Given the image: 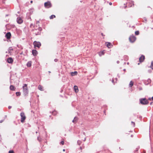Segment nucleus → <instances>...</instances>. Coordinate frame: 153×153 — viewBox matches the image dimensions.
Returning a JSON list of instances; mask_svg holds the SVG:
<instances>
[{"label":"nucleus","mask_w":153,"mask_h":153,"mask_svg":"<svg viewBox=\"0 0 153 153\" xmlns=\"http://www.w3.org/2000/svg\"><path fill=\"white\" fill-rule=\"evenodd\" d=\"M23 91L25 95L26 96L28 94V89L27 88V85L26 84H24L23 86Z\"/></svg>","instance_id":"f257e3e1"},{"label":"nucleus","mask_w":153,"mask_h":153,"mask_svg":"<svg viewBox=\"0 0 153 153\" xmlns=\"http://www.w3.org/2000/svg\"><path fill=\"white\" fill-rule=\"evenodd\" d=\"M20 115L21 117V122L24 123L26 118L25 114L24 112H22L20 113Z\"/></svg>","instance_id":"f03ea898"},{"label":"nucleus","mask_w":153,"mask_h":153,"mask_svg":"<svg viewBox=\"0 0 153 153\" xmlns=\"http://www.w3.org/2000/svg\"><path fill=\"white\" fill-rule=\"evenodd\" d=\"M140 103L143 105H146L149 103L148 100L145 98L140 99Z\"/></svg>","instance_id":"7ed1b4c3"},{"label":"nucleus","mask_w":153,"mask_h":153,"mask_svg":"<svg viewBox=\"0 0 153 153\" xmlns=\"http://www.w3.org/2000/svg\"><path fill=\"white\" fill-rule=\"evenodd\" d=\"M136 39V37L133 35L131 36L129 38V41L131 43L134 42Z\"/></svg>","instance_id":"20e7f679"},{"label":"nucleus","mask_w":153,"mask_h":153,"mask_svg":"<svg viewBox=\"0 0 153 153\" xmlns=\"http://www.w3.org/2000/svg\"><path fill=\"white\" fill-rule=\"evenodd\" d=\"M42 29L41 27L39 28V29L37 30V29H35L33 30V33L36 35H39L40 33V31L42 30Z\"/></svg>","instance_id":"39448f33"},{"label":"nucleus","mask_w":153,"mask_h":153,"mask_svg":"<svg viewBox=\"0 0 153 153\" xmlns=\"http://www.w3.org/2000/svg\"><path fill=\"white\" fill-rule=\"evenodd\" d=\"M44 6L45 7L49 8L51 7L52 5L50 2L48 1L45 3Z\"/></svg>","instance_id":"423d86ee"},{"label":"nucleus","mask_w":153,"mask_h":153,"mask_svg":"<svg viewBox=\"0 0 153 153\" xmlns=\"http://www.w3.org/2000/svg\"><path fill=\"white\" fill-rule=\"evenodd\" d=\"M33 44L35 48L36 47L39 48L41 46V44L39 42H38L36 41H35L33 42Z\"/></svg>","instance_id":"0eeeda50"},{"label":"nucleus","mask_w":153,"mask_h":153,"mask_svg":"<svg viewBox=\"0 0 153 153\" xmlns=\"http://www.w3.org/2000/svg\"><path fill=\"white\" fill-rule=\"evenodd\" d=\"M127 5L129 7H132L134 5V2L132 1H130L127 3Z\"/></svg>","instance_id":"6e6552de"},{"label":"nucleus","mask_w":153,"mask_h":153,"mask_svg":"<svg viewBox=\"0 0 153 153\" xmlns=\"http://www.w3.org/2000/svg\"><path fill=\"white\" fill-rule=\"evenodd\" d=\"M17 21L18 23L20 24L22 23L23 20L20 17H18L17 19Z\"/></svg>","instance_id":"1a4fd4ad"},{"label":"nucleus","mask_w":153,"mask_h":153,"mask_svg":"<svg viewBox=\"0 0 153 153\" xmlns=\"http://www.w3.org/2000/svg\"><path fill=\"white\" fill-rule=\"evenodd\" d=\"M145 56L144 55H142L139 58V60L140 62H143L145 59Z\"/></svg>","instance_id":"9d476101"},{"label":"nucleus","mask_w":153,"mask_h":153,"mask_svg":"<svg viewBox=\"0 0 153 153\" xmlns=\"http://www.w3.org/2000/svg\"><path fill=\"white\" fill-rule=\"evenodd\" d=\"M7 61L8 63L12 64L13 63V60L12 58L9 57L7 59Z\"/></svg>","instance_id":"9b49d317"},{"label":"nucleus","mask_w":153,"mask_h":153,"mask_svg":"<svg viewBox=\"0 0 153 153\" xmlns=\"http://www.w3.org/2000/svg\"><path fill=\"white\" fill-rule=\"evenodd\" d=\"M11 36V34L10 32L7 33L5 35L6 37L8 39H10Z\"/></svg>","instance_id":"f8f14e48"},{"label":"nucleus","mask_w":153,"mask_h":153,"mask_svg":"<svg viewBox=\"0 0 153 153\" xmlns=\"http://www.w3.org/2000/svg\"><path fill=\"white\" fill-rule=\"evenodd\" d=\"M106 46L108 48H111L112 46V45L111 43L107 42L106 43Z\"/></svg>","instance_id":"ddd939ff"},{"label":"nucleus","mask_w":153,"mask_h":153,"mask_svg":"<svg viewBox=\"0 0 153 153\" xmlns=\"http://www.w3.org/2000/svg\"><path fill=\"white\" fill-rule=\"evenodd\" d=\"M32 53L33 56H36L37 54V52L36 50H33L32 51Z\"/></svg>","instance_id":"4468645a"},{"label":"nucleus","mask_w":153,"mask_h":153,"mask_svg":"<svg viewBox=\"0 0 153 153\" xmlns=\"http://www.w3.org/2000/svg\"><path fill=\"white\" fill-rule=\"evenodd\" d=\"M10 90L12 91H15L16 88L13 85H11L10 87Z\"/></svg>","instance_id":"2eb2a0df"},{"label":"nucleus","mask_w":153,"mask_h":153,"mask_svg":"<svg viewBox=\"0 0 153 153\" xmlns=\"http://www.w3.org/2000/svg\"><path fill=\"white\" fill-rule=\"evenodd\" d=\"M71 76H73L76 75L77 74V72L76 71H75L74 72H71Z\"/></svg>","instance_id":"dca6fc26"},{"label":"nucleus","mask_w":153,"mask_h":153,"mask_svg":"<svg viewBox=\"0 0 153 153\" xmlns=\"http://www.w3.org/2000/svg\"><path fill=\"white\" fill-rule=\"evenodd\" d=\"M105 53L104 51L99 52L98 53V54L100 56H101L102 55H104Z\"/></svg>","instance_id":"f3484780"},{"label":"nucleus","mask_w":153,"mask_h":153,"mask_svg":"<svg viewBox=\"0 0 153 153\" xmlns=\"http://www.w3.org/2000/svg\"><path fill=\"white\" fill-rule=\"evenodd\" d=\"M85 148V146L83 144L82 145V146L80 147L79 148V149L80 150L81 152H82V149Z\"/></svg>","instance_id":"a211bd4d"},{"label":"nucleus","mask_w":153,"mask_h":153,"mask_svg":"<svg viewBox=\"0 0 153 153\" xmlns=\"http://www.w3.org/2000/svg\"><path fill=\"white\" fill-rule=\"evenodd\" d=\"M32 62L31 61L28 62L27 64V65L28 67H30L31 66Z\"/></svg>","instance_id":"6ab92c4d"},{"label":"nucleus","mask_w":153,"mask_h":153,"mask_svg":"<svg viewBox=\"0 0 153 153\" xmlns=\"http://www.w3.org/2000/svg\"><path fill=\"white\" fill-rule=\"evenodd\" d=\"M38 88L39 90H40L41 91H43V87L41 85H39L38 86Z\"/></svg>","instance_id":"aec40b11"},{"label":"nucleus","mask_w":153,"mask_h":153,"mask_svg":"<svg viewBox=\"0 0 153 153\" xmlns=\"http://www.w3.org/2000/svg\"><path fill=\"white\" fill-rule=\"evenodd\" d=\"M74 89L76 93H77L78 91V89L77 86H74Z\"/></svg>","instance_id":"412c9836"},{"label":"nucleus","mask_w":153,"mask_h":153,"mask_svg":"<svg viewBox=\"0 0 153 153\" xmlns=\"http://www.w3.org/2000/svg\"><path fill=\"white\" fill-rule=\"evenodd\" d=\"M78 120V118L77 117H75L74 119V120H73L72 122L74 123H76L77 122Z\"/></svg>","instance_id":"4be33fe9"},{"label":"nucleus","mask_w":153,"mask_h":153,"mask_svg":"<svg viewBox=\"0 0 153 153\" xmlns=\"http://www.w3.org/2000/svg\"><path fill=\"white\" fill-rule=\"evenodd\" d=\"M52 114L53 115H56L57 114V112L56 111V110H54L52 112Z\"/></svg>","instance_id":"5701e85b"},{"label":"nucleus","mask_w":153,"mask_h":153,"mask_svg":"<svg viewBox=\"0 0 153 153\" xmlns=\"http://www.w3.org/2000/svg\"><path fill=\"white\" fill-rule=\"evenodd\" d=\"M134 84L133 82L131 81L130 82V83H129V86L130 87H131Z\"/></svg>","instance_id":"b1692460"},{"label":"nucleus","mask_w":153,"mask_h":153,"mask_svg":"<svg viewBox=\"0 0 153 153\" xmlns=\"http://www.w3.org/2000/svg\"><path fill=\"white\" fill-rule=\"evenodd\" d=\"M56 17V16L54 15H52L50 17V18L51 19H53L54 18H55Z\"/></svg>","instance_id":"393cba45"},{"label":"nucleus","mask_w":153,"mask_h":153,"mask_svg":"<svg viewBox=\"0 0 153 153\" xmlns=\"http://www.w3.org/2000/svg\"><path fill=\"white\" fill-rule=\"evenodd\" d=\"M13 50V48L11 47H10L8 49L9 52L10 53L11 51Z\"/></svg>","instance_id":"a878e982"},{"label":"nucleus","mask_w":153,"mask_h":153,"mask_svg":"<svg viewBox=\"0 0 153 153\" xmlns=\"http://www.w3.org/2000/svg\"><path fill=\"white\" fill-rule=\"evenodd\" d=\"M16 94L17 96H19L21 95V93L19 92H16Z\"/></svg>","instance_id":"bb28decb"},{"label":"nucleus","mask_w":153,"mask_h":153,"mask_svg":"<svg viewBox=\"0 0 153 153\" xmlns=\"http://www.w3.org/2000/svg\"><path fill=\"white\" fill-rule=\"evenodd\" d=\"M135 34L136 35H138L139 34V32L138 31H136L135 32Z\"/></svg>","instance_id":"cd10ccee"},{"label":"nucleus","mask_w":153,"mask_h":153,"mask_svg":"<svg viewBox=\"0 0 153 153\" xmlns=\"http://www.w3.org/2000/svg\"><path fill=\"white\" fill-rule=\"evenodd\" d=\"M81 143L82 142L80 140H78L77 141V144L79 145H80L81 144Z\"/></svg>","instance_id":"c85d7f7f"},{"label":"nucleus","mask_w":153,"mask_h":153,"mask_svg":"<svg viewBox=\"0 0 153 153\" xmlns=\"http://www.w3.org/2000/svg\"><path fill=\"white\" fill-rule=\"evenodd\" d=\"M150 67L153 69V62H151V65L150 66Z\"/></svg>","instance_id":"c756f323"},{"label":"nucleus","mask_w":153,"mask_h":153,"mask_svg":"<svg viewBox=\"0 0 153 153\" xmlns=\"http://www.w3.org/2000/svg\"><path fill=\"white\" fill-rule=\"evenodd\" d=\"M138 89L140 91H141L142 90V88L141 87H138Z\"/></svg>","instance_id":"7c9ffc66"},{"label":"nucleus","mask_w":153,"mask_h":153,"mask_svg":"<svg viewBox=\"0 0 153 153\" xmlns=\"http://www.w3.org/2000/svg\"><path fill=\"white\" fill-rule=\"evenodd\" d=\"M8 153H14L13 151V150H10L9 152Z\"/></svg>","instance_id":"2f4dec72"},{"label":"nucleus","mask_w":153,"mask_h":153,"mask_svg":"<svg viewBox=\"0 0 153 153\" xmlns=\"http://www.w3.org/2000/svg\"><path fill=\"white\" fill-rule=\"evenodd\" d=\"M60 143L61 144H62V145H63L64 144V141L63 140H62V141H61V142H60Z\"/></svg>","instance_id":"473e14b6"},{"label":"nucleus","mask_w":153,"mask_h":153,"mask_svg":"<svg viewBox=\"0 0 153 153\" xmlns=\"http://www.w3.org/2000/svg\"><path fill=\"white\" fill-rule=\"evenodd\" d=\"M131 123H132L133 125V126H134L135 125V123L134 122H132Z\"/></svg>","instance_id":"72a5a7b5"},{"label":"nucleus","mask_w":153,"mask_h":153,"mask_svg":"<svg viewBox=\"0 0 153 153\" xmlns=\"http://www.w3.org/2000/svg\"><path fill=\"white\" fill-rule=\"evenodd\" d=\"M101 35H102V36H104L105 35L103 34L102 33H101Z\"/></svg>","instance_id":"f704fd0d"},{"label":"nucleus","mask_w":153,"mask_h":153,"mask_svg":"<svg viewBox=\"0 0 153 153\" xmlns=\"http://www.w3.org/2000/svg\"><path fill=\"white\" fill-rule=\"evenodd\" d=\"M109 4L110 5H111L112 4V3L111 2H110V3H109Z\"/></svg>","instance_id":"c9c22d12"},{"label":"nucleus","mask_w":153,"mask_h":153,"mask_svg":"<svg viewBox=\"0 0 153 153\" xmlns=\"http://www.w3.org/2000/svg\"><path fill=\"white\" fill-rule=\"evenodd\" d=\"M8 108L9 109H10L11 108V107L10 106H9Z\"/></svg>","instance_id":"e433bc0d"},{"label":"nucleus","mask_w":153,"mask_h":153,"mask_svg":"<svg viewBox=\"0 0 153 153\" xmlns=\"http://www.w3.org/2000/svg\"><path fill=\"white\" fill-rule=\"evenodd\" d=\"M133 137V135L131 134V137Z\"/></svg>","instance_id":"4c0bfd02"},{"label":"nucleus","mask_w":153,"mask_h":153,"mask_svg":"<svg viewBox=\"0 0 153 153\" xmlns=\"http://www.w3.org/2000/svg\"><path fill=\"white\" fill-rule=\"evenodd\" d=\"M112 82L114 83V80L112 79Z\"/></svg>","instance_id":"58836bf2"},{"label":"nucleus","mask_w":153,"mask_h":153,"mask_svg":"<svg viewBox=\"0 0 153 153\" xmlns=\"http://www.w3.org/2000/svg\"><path fill=\"white\" fill-rule=\"evenodd\" d=\"M151 99H152V98H149L148 100H151Z\"/></svg>","instance_id":"ea45409f"},{"label":"nucleus","mask_w":153,"mask_h":153,"mask_svg":"<svg viewBox=\"0 0 153 153\" xmlns=\"http://www.w3.org/2000/svg\"><path fill=\"white\" fill-rule=\"evenodd\" d=\"M32 26H33V24H31L30 26V27H31Z\"/></svg>","instance_id":"a19ab883"},{"label":"nucleus","mask_w":153,"mask_h":153,"mask_svg":"<svg viewBox=\"0 0 153 153\" xmlns=\"http://www.w3.org/2000/svg\"><path fill=\"white\" fill-rule=\"evenodd\" d=\"M30 3H33V1H30Z\"/></svg>","instance_id":"79ce46f5"},{"label":"nucleus","mask_w":153,"mask_h":153,"mask_svg":"<svg viewBox=\"0 0 153 153\" xmlns=\"http://www.w3.org/2000/svg\"><path fill=\"white\" fill-rule=\"evenodd\" d=\"M63 151L65 152V149H63Z\"/></svg>","instance_id":"37998d69"},{"label":"nucleus","mask_w":153,"mask_h":153,"mask_svg":"<svg viewBox=\"0 0 153 153\" xmlns=\"http://www.w3.org/2000/svg\"><path fill=\"white\" fill-rule=\"evenodd\" d=\"M152 100H153V97L152 98Z\"/></svg>","instance_id":"c03bdc74"},{"label":"nucleus","mask_w":153,"mask_h":153,"mask_svg":"<svg viewBox=\"0 0 153 153\" xmlns=\"http://www.w3.org/2000/svg\"><path fill=\"white\" fill-rule=\"evenodd\" d=\"M139 64H140V63H138V65H139Z\"/></svg>","instance_id":"a18cd8bd"},{"label":"nucleus","mask_w":153,"mask_h":153,"mask_svg":"<svg viewBox=\"0 0 153 153\" xmlns=\"http://www.w3.org/2000/svg\"><path fill=\"white\" fill-rule=\"evenodd\" d=\"M48 72H49V73H51V72H50V71H49Z\"/></svg>","instance_id":"49530a36"},{"label":"nucleus","mask_w":153,"mask_h":153,"mask_svg":"<svg viewBox=\"0 0 153 153\" xmlns=\"http://www.w3.org/2000/svg\"><path fill=\"white\" fill-rule=\"evenodd\" d=\"M152 102H151V103H150V105H151V104H152Z\"/></svg>","instance_id":"de8ad7c7"}]
</instances>
